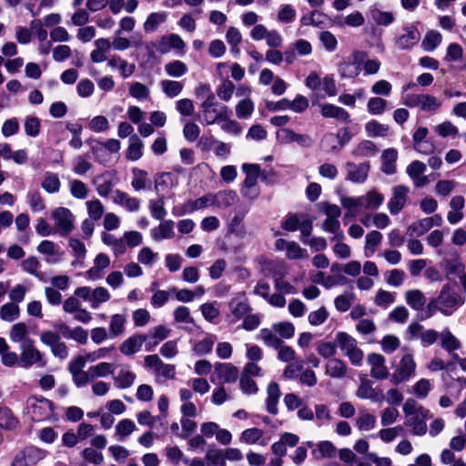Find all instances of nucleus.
Listing matches in <instances>:
<instances>
[{
  "instance_id": "obj_55",
  "label": "nucleus",
  "mask_w": 466,
  "mask_h": 466,
  "mask_svg": "<svg viewBox=\"0 0 466 466\" xmlns=\"http://www.w3.org/2000/svg\"><path fill=\"white\" fill-rule=\"evenodd\" d=\"M356 396L361 400H376V390L370 380L363 379L356 391Z\"/></svg>"
},
{
  "instance_id": "obj_8",
  "label": "nucleus",
  "mask_w": 466,
  "mask_h": 466,
  "mask_svg": "<svg viewBox=\"0 0 466 466\" xmlns=\"http://www.w3.org/2000/svg\"><path fill=\"white\" fill-rule=\"evenodd\" d=\"M370 169V166L369 162H363L360 164H356L353 162L346 163V170H347V179L356 183L362 184L366 181Z\"/></svg>"
},
{
  "instance_id": "obj_13",
  "label": "nucleus",
  "mask_w": 466,
  "mask_h": 466,
  "mask_svg": "<svg viewBox=\"0 0 466 466\" xmlns=\"http://www.w3.org/2000/svg\"><path fill=\"white\" fill-rule=\"evenodd\" d=\"M110 258L105 253H99L94 259V265L86 272V276L91 280L102 279L104 271L110 266Z\"/></svg>"
},
{
  "instance_id": "obj_19",
  "label": "nucleus",
  "mask_w": 466,
  "mask_h": 466,
  "mask_svg": "<svg viewBox=\"0 0 466 466\" xmlns=\"http://www.w3.org/2000/svg\"><path fill=\"white\" fill-rule=\"evenodd\" d=\"M229 309L231 315L238 320L246 317L247 314L250 312L251 308L246 298L243 296H238L230 300Z\"/></svg>"
},
{
  "instance_id": "obj_54",
  "label": "nucleus",
  "mask_w": 466,
  "mask_h": 466,
  "mask_svg": "<svg viewBox=\"0 0 466 466\" xmlns=\"http://www.w3.org/2000/svg\"><path fill=\"white\" fill-rule=\"evenodd\" d=\"M371 19L379 25H389L394 21V15L390 12L382 11L379 8H372L370 11Z\"/></svg>"
},
{
  "instance_id": "obj_47",
  "label": "nucleus",
  "mask_w": 466,
  "mask_h": 466,
  "mask_svg": "<svg viewBox=\"0 0 466 466\" xmlns=\"http://www.w3.org/2000/svg\"><path fill=\"white\" fill-rule=\"evenodd\" d=\"M28 336V328L25 323L19 322L12 326L9 338L13 342L23 344L25 340H31Z\"/></svg>"
},
{
  "instance_id": "obj_10",
  "label": "nucleus",
  "mask_w": 466,
  "mask_h": 466,
  "mask_svg": "<svg viewBox=\"0 0 466 466\" xmlns=\"http://www.w3.org/2000/svg\"><path fill=\"white\" fill-rule=\"evenodd\" d=\"M420 40V33L416 26L404 28V33L396 38L395 44L400 50L410 49Z\"/></svg>"
},
{
  "instance_id": "obj_31",
  "label": "nucleus",
  "mask_w": 466,
  "mask_h": 466,
  "mask_svg": "<svg viewBox=\"0 0 466 466\" xmlns=\"http://www.w3.org/2000/svg\"><path fill=\"white\" fill-rule=\"evenodd\" d=\"M60 332L64 335V337L70 338L81 344H86L87 342L88 332L82 327L70 329L66 326H60Z\"/></svg>"
},
{
  "instance_id": "obj_9",
  "label": "nucleus",
  "mask_w": 466,
  "mask_h": 466,
  "mask_svg": "<svg viewBox=\"0 0 466 466\" xmlns=\"http://www.w3.org/2000/svg\"><path fill=\"white\" fill-rule=\"evenodd\" d=\"M368 364L370 366V376L377 380H384L389 377V370L386 366V359L379 353H371L367 358Z\"/></svg>"
},
{
  "instance_id": "obj_57",
  "label": "nucleus",
  "mask_w": 466,
  "mask_h": 466,
  "mask_svg": "<svg viewBox=\"0 0 466 466\" xmlns=\"http://www.w3.org/2000/svg\"><path fill=\"white\" fill-rule=\"evenodd\" d=\"M434 132L441 137H456L459 128L451 121H444L433 127Z\"/></svg>"
},
{
  "instance_id": "obj_52",
  "label": "nucleus",
  "mask_w": 466,
  "mask_h": 466,
  "mask_svg": "<svg viewBox=\"0 0 466 466\" xmlns=\"http://www.w3.org/2000/svg\"><path fill=\"white\" fill-rule=\"evenodd\" d=\"M150 214L153 218L165 220L164 218L167 212L165 208V197L161 196L157 200H151L148 205Z\"/></svg>"
},
{
  "instance_id": "obj_17",
  "label": "nucleus",
  "mask_w": 466,
  "mask_h": 466,
  "mask_svg": "<svg viewBox=\"0 0 466 466\" xmlns=\"http://www.w3.org/2000/svg\"><path fill=\"white\" fill-rule=\"evenodd\" d=\"M320 113L326 118H335L342 123H349L350 116L344 108L335 106L333 104L320 105Z\"/></svg>"
},
{
  "instance_id": "obj_48",
  "label": "nucleus",
  "mask_w": 466,
  "mask_h": 466,
  "mask_svg": "<svg viewBox=\"0 0 466 466\" xmlns=\"http://www.w3.org/2000/svg\"><path fill=\"white\" fill-rule=\"evenodd\" d=\"M242 170L246 174V178L243 181L244 185H258V179L260 173V167L258 165L245 163L242 165Z\"/></svg>"
},
{
  "instance_id": "obj_4",
  "label": "nucleus",
  "mask_w": 466,
  "mask_h": 466,
  "mask_svg": "<svg viewBox=\"0 0 466 466\" xmlns=\"http://www.w3.org/2000/svg\"><path fill=\"white\" fill-rule=\"evenodd\" d=\"M97 194L102 198L113 195L114 187L119 183V177L115 170H107L96 176L92 180Z\"/></svg>"
},
{
  "instance_id": "obj_36",
  "label": "nucleus",
  "mask_w": 466,
  "mask_h": 466,
  "mask_svg": "<svg viewBox=\"0 0 466 466\" xmlns=\"http://www.w3.org/2000/svg\"><path fill=\"white\" fill-rule=\"evenodd\" d=\"M360 198H362L363 208L366 209H378L384 201L383 195L374 189L370 190L366 195L361 196Z\"/></svg>"
},
{
  "instance_id": "obj_62",
  "label": "nucleus",
  "mask_w": 466,
  "mask_h": 466,
  "mask_svg": "<svg viewBox=\"0 0 466 466\" xmlns=\"http://www.w3.org/2000/svg\"><path fill=\"white\" fill-rule=\"evenodd\" d=\"M431 228L430 221L424 218L419 221L412 223L407 229V233L410 237H420Z\"/></svg>"
},
{
  "instance_id": "obj_60",
  "label": "nucleus",
  "mask_w": 466,
  "mask_h": 466,
  "mask_svg": "<svg viewBox=\"0 0 466 466\" xmlns=\"http://www.w3.org/2000/svg\"><path fill=\"white\" fill-rule=\"evenodd\" d=\"M86 206L90 219L97 221L102 218L105 208L99 199L88 200L86 202Z\"/></svg>"
},
{
  "instance_id": "obj_42",
  "label": "nucleus",
  "mask_w": 466,
  "mask_h": 466,
  "mask_svg": "<svg viewBox=\"0 0 466 466\" xmlns=\"http://www.w3.org/2000/svg\"><path fill=\"white\" fill-rule=\"evenodd\" d=\"M20 316V309L17 304L7 302L0 308V318L6 322H13Z\"/></svg>"
},
{
  "instance_id": "obj_27",
  "label": "nucleus",
  "mask_w": 466,
  "mask_h": 466,
  "mask_svg": "<svg viewBox=\"0 0 466 466\" xmlns=\"http://www.w3.org/2000/svg\"><path fill=\"white\" fill-rule=\"evenodd\" d=\"M264 432L258 428H249L242 431L239 441L247 444L267 445L268 441L264 439Z\"/></svg>"
},
{
  "instance_id": "obj_24",
  "label": "nucleus",
  "mask_w": 466,
  "mask_h": 466,
  "mask_svg": "<svg viewBox=\"0 0 466 466\" xmlns=\"http://www.w3.org/2000/svg\"><path fill=\"white\" fill-rule=\"evenodd\" d=\"M281 392L279 385L271 381L267 388V410L271 414L278 413V403L280 398Z\"/></svg>"
},
{
  "instance_id": "obj_23",
  "label": "nucleus",
  "mask_w": 466,
  "mask_h": 466,
  "mask_svg": "<svg viewBox=\"0 0 466 466\" xmlns=\"http://www.w3.org/2000/svg\"><path fill=\"white\" fill-rule=\"evenodd\" d=\"M398 151L394 148L385 149L381 155V170L387 175H393L397 170Z\"/></svg>"
},
{
  "instance_id": "obj_32",
  "label": "nucleus",
  "mask_w": 466,
  "mask_h": 466,
  "mask_svg": "<svg viewBox=\"0 0 466 466\" xmlns=\"http://www.w3.org/2000/svg\"><path fill=\"white\" fill-rule=\"evenodd\" d=\"M376 417L367 411L361 410L356 418V427L360 431H369L375 428Z\"/></svg>"
},
{
  "instance_id": "obj_18",
  "label": "nucleus",
  "mask_w": 466,
  "mask_h": 466,
  "mask_svg": "<svg viewBox=\"0 0 466 466\" xmlns=\"http://www.w3.org/2000/svg\"><path fill=\"white\" fill-rule=\"evenodd\" d=\"M430 414H424L420 415L418 414L410 416L408 418H405L404 424L407 427H410L411 429V432L414 435L417 436H423L427 432V423L426 420L429 418Z\"/></svg>"
},
{
  "instance_id": "obj_44",
  "label": "nucleus",
  "mask_w": 466,
  "mask_h": 466,
  "mask_svg": "<svg viewBox=\"0 0 466 466\" xmlns=\"http://www.w3.org/2000/svg\"><path fill=\"white\" fill-rule=\"evenodd\" d=\"M403 413L405 415V418H408L410 416L418 415L420 416L424 414H430V410L426 408H424L422 405L419 404L417 400L414 399L409 398L406 400L405 403L402 407Z\"/></svg>"
},
{
  "instance_id": "obj_46",
  "label": "nucleus",
  "mask_w": 466,
  "mask_h": 466,
  "mask_svg": "<svg viewBox=\"0 0 466 466\" xmlns=\"http://www.w3.org/2000/svg\"><path fill=\"white\" fill-rule=\"evenodd\" d=\"M160 86L165 95L170 98L177 96L184 88L182 82L169 79L162 80Z\"/></svg>"
},
{
  "instance_id": "obj_5",
  "label": "nucleus",
  "mask_w": 466,
  "mask_h": 466,
  "mask_svg": "<svg viewBox=\"0 0 466 466\" xmlns=\"http://www.w3.org/2000/svg\"><path fill=\"white\" fill-rule=\"evenodd\" d=\"M437 302L440 306V312L445 316H451L461 305L463 300L461 296L455 292L451 291L448 286H444L438 297Z\"/></svg>"
},
{
  "instance_id": "obj_15",
  "label": "nucleus",
  "mask_w": 466,
  "mask_h": 466,
  "mask_svg": "<svg viewBox=\"0 0 466 466\" xmlns=\"http://www.w3.org/2000/svg\"><path fill=\"white\" fill-rule=\"evenodd\" d=\"M215 372L223 384L236 382L238 378V368L232 363H216Z\"/></svg>"
},
{
  "instance_id": "obj_26",
  "label": "nucleus",
  "mask_w": 466,
  "mask_h": 466,
  "mask_svg": "<svg viewBox=\"0 0 466 466\" xmlns=\"http://www.w3.org/2000/svg\"><path fill=\"white\" fill-rule=\"evenodd\" d=\"M342 208L346 210L345 218H355L359 210L363 208L364 203L360 197L342 196L339 199Z\"/></svg>"
},
{
  "instance_id": "obj_63",
  "label": "nucleus",
  "mask_w": 466,
  "mask_h": 466,
  "mask_svg": "<svg viewBox=\"0 0 466 466\" xmlns=\"http://www.w3.org/2000/svg\"><path fill=\"white\" fill-rule=\"evenodd\" d=\"M441 106V102L435 97L434 96L424 94L421 105H420V110L428 113H436Z\"/></svg>"
},
{
  "instance_id": "obj_56",
  "label": "nucleus",
  "mask_w": 466,
  "mask_h": 466,
  "mask_svg": "<svg viewBox=\"0 0 466 466\" xmlns=\"http://www.w3.org/2000/svg\"><path fill=\"white\" fill-rule=\"evenodd\" d=\"M365 131L369 137H386L389 132V126L371 120L365 124Z\"/></svg>"
},
{
  "instance_id": "obj_39",
  "label": "nucleus",
  "mask_w": 466,
  "mask_h": 466,
  "mask_svg": "<svg viewBox=\"0 0 466 466\" xmlns=\"http://www.w3.org/2000/svg\"><path fill=\"white\" fill-rule=\"evenodd\" d=\"M321 229L325 232L333 234V238L344 239L345 236L340 228V222L338 218H329L326 217L321 224Z\"/></svg>"
},
{
  "instance_id": "obj_25",
  "label": "nucleus",
  "mask_w": 466,
  "mask_h": 466,
  "mask_svg": "<svg viewBox=\"0 0 466 466\" xmlns=\"http://www.w3.org/2000/svg\"><path fill=\"white\" fill-rule=\"evenodd\" d=\"M383 238L382 234L378 230H371L365 236L364 256L372 257L378 249Z\"/></svg>"
},
{
  "instance_id": "obj_61",
  "label": "nucleus",
  "mask_w": 466,
  "mask_h": 466,
  "mask_svg": "<svg viewBox=\"0 0 466 466\" xmlns=\"http://www.w3.org/2000/svg\"><path fill=\"white\" fill-rule=\"evenodd\" d=\"M376 152L375 144L370 140H364L352 150V156L358 157H370L374 156Z\"/></svg>"
},
{
  "instance_id": "obj_43",
  "label": "nucleus",
  "mask_w": 466,
  "mask_h": 466,
  "mask_svg": "<svg viewBox=\"0 0 466 466\" xmlns=\"http://www.w3.org/2000/svg\"><path fill=\"white\" fill-rule=\"evenodd\" d=\"M111 298L110 292L104 287H97L92 289L90 306L96 309L102 303L107 302Z\"/></svg>"
},
{
  "instance_id": "obj_33",
  "label": "nucleus",
  "mask_w": 466,
  "mask_h": 466,
  "mask_svg": "<svg viewBox=\"0 0 466 466\" xmlns=\"http://www.w3.org/2000/svg\"><path fill=\"white\" fill-rule=\"evenodd\" d=\"M143 147L144 143L137 135L131 136L127 150V157L132 161L138 160L143 155Z\"/></svg>"
},
{
  "instance_id": "obj_50",
  "label": "nucleus",
  "mask_w": 466,
  "mask_h": 466,
  "mask_svg": "<svg viewBox=\"0 0 466 466\" xmlns=\"http://www.w3.org/2000/svg\"><path fill=\"white\" fill-rule=\"evenodd\" d=\"M128 94L139 100H147L150 97V89L140 82H132L128 87Z\"/></svg>"
},
{
  "instance_id": "obj_38",
  "label": "nucleus",
  "mask_w": 466,
  "mask_h": 466,
  "mask_svg": "<svg viewBox=\"0 0 466 466\" xmlns=\"http://www.w3.org/2000/svg\"><path fill=\"white\" fill-rule=\"evenodd\" d=\"M91 378L96 380L97 378H104L112 375L116 370V365L110 362H99L96 365L90 366Z\"/></svg>"
},
{
  "instance_id": "obj_49",
  "label": "nucleus",
  "mask_w": 466,
  "mask_h": 466,
  "mask_svg": "<svg viewBox=\"0 0 466 466\" xmlns=\"http://www.w3.org/2000/svg\"><path fill=\"white\" fill-rule=\"evenodd\" d=\"M18 424V420L7 407H0V428L13 430Z\"/></svg>"
},
{
  "instance_id": "obj_59",
  "label": "nucleus",
  "mask_w": 466,
  "mask_h": 466,
  "mask_svg": "<svg viewBox=\"0 0 466 466\" xmlns=\"http://www.w3.org/2000/svg\"><path fill=\"white\" fill-rule=\"evenodd\" d=\"M432 390V384L428 379H420L412 386V393L419 399L424 400Z\"/></svg>"
},
{
  "instance_id": "obj_12",
  "label": "nucleus",
  "mask_w": 466,
  "mask_h": 466,
  "mask_svg": "<svg viewBox=\"0 0 466 466\" xmlns=\"http://www.w3.org/2000/svg\"><path fill=\"white\" fill-rule=\"evenodd\" d=\"M21 349V365L30 367L41 360V353L33 344L32 340H25L20 345Z\"/></svg>"
},
{
  "instance_id": "obj_29",
  "label": "nucleus",
  "mask_w": 466,
  "mask_h": 466,
  "mask_svg": "<svg viewBox=\"0 0 466 466\" xmlns=\"http://www.w3.org/2000/svg\"><path fill=\"white\" fill-rule=\"evenodd\" d=\"M282 139L286 143L296 142L299 146L309 147L312 145V138L309 135H302L294 132L292 129L284 128L281 130Z\"/></svg>"
},
{
  "instance_id": "obj_58",
  "label": "nucleus",
  "mask_w": 466,
  "mask_h": 466,
  "mask_svg": "<svg viewBox=\"0 0 466 466\" xmlns=\"http://www.w3.org/2000/svg\"><path fill=\"white\" fill-rule=\"evenodd\" d=\"M254 108L255 105L251 98L245 97L236 105V116L238 118H248L252 115Z\"/></svg>"
},
{
  "instance_id": "obj_37",
  "label": "nucleus",
  "mask_w": 466,
  "mask_h": 466,
  "mask_svg": "<svg viewBox=\"0 0 466 466\" xmlns=\"http://www.w3.org/2000/svg\"><path fill=\"white\" fill-rule=\"evenodd\" d=\"M75 216L66 208H60V233L68 234L75 228Z\"/></svg>"
},
{
  "instance_id": "obj_30",
  "label": "nucleus",
  "mask_w": 466,
  "mask_h": 466,
  "mask_svg": "<svg viewBox=\"0 0 466 466\" xmlns=\"http://www.w3.org/2000/svg\"><path fill=\"white\" fill-rule=\"evenodd\" d=\"M167 18V14L164 11L151 13L143 24L145 32H155L158 26L165 23Z\"/></svg>"
},
{
  "instance_id": "obj_6",
  "label": "nucleus",
  "mask_w": 466,
  "mask_h": 466,
  "mask_svg": "<svg viewBox=\"0 0 466 466\" xmlns=\"http://www.w3.org/2000/svg\"><path fill=\"white\" fill-rule=\"evenodd\" d=\"M27 413L33 420H45L53 414L52 403L45 398H31L27 400Z\"/></svg>"
},
{
  "instance_id": "obj_2",
  "label": "nucleus",
  "mask_w": 466,
  "mask_h": 466,
  "mask_svg": "<svg viewBox=\"0 0 466 466\" xmlns=\"http://www.w3.org/2000/svg\"><path fill=\"white\" fill-rule=\"evenodd\" d=\"M416 370L417 363L414 355L410 351H405L390 377V381L393 385L407 382L416 375Z\"/></svg>"
},
{
  "instance_id": "obj_34",
  "label": "nucleus",
  "mask_w": 466,
  "mask_h": 466,
  "mask_svg": "<svg viewBox=\"0 0 466 466\" xmlns=\"http://www.w3.org/2000/svg\"><path fill=\"white\" fill-rule=\"evenodd\" d=\"M126 322L127 318L125 315L114 314L109 323V337L113 339L122 335L125 331Z\"/></svg>"
},
{
  "instance_id": "obj_7",
  "label": "nucleus",
  "mask_w": 466,
  "mask_h": 466,
  "mask_svg": "<svg viewBox=\"0 0 466 466\" xmlns=\"http://www.w3.org/2000/svg\"><path fill=\"white\" fill-rule=\"evenodd\" d=\"M392 196L388 202V208L392 215H396L405 207L410 189L407 186L398 185L392 187Z\"/></svg>"
},
{
  "instance_id": "obj_40",
  "label": "nucleus",
  "mask_w": 466,
  "mask_h": 466,
  "mask_svg": "<svg viewBox=\"0 0 466 466\" xmlns=\"http://www.w3.org/2000/svg\"><path fill=\"white\" fill-rule=\"evenodd\" d=\"M442 41V35L436 30H431L426 33L421 46L427 52H432Z\"/></svg>"
},
{
  "instance_id": "obj_35",
  "label": "nucleus",
  "mask_w": 466,
  "mask_h": 466,
  "mask_svg": "<svg viewBox=\"0 0 466 466\" xmlns=\"http://www.w3.org/2000/svg\"><path fill=\"white\" fill-rule=\"evenodd\" d=\"M217 340V337L213 334H207L204 339L198 341L194 347L193 351L198 356H203L211 352L212 348Z\"/></svg>"
},
{
  "instance_id": "obj_16",
  "label": "nucleus",
  "mask_w": 466,
  "mask_h": 466,
  "mask_svg": "<svg viewBox=\"0 0 466 466\" xmlns=\"http://www.w3.org/2000/svg\"><path fill=\"white\" fill-rule=\"evenodd\" d=\"M348 370L346 362L337 358H331L325 365V374L332 379L345 378Z\"/></svg>"
},
{
  "instance_id": "obj_11",
  "label": "nucleus",
  "mask_w": 466,
  "mask_h": 466,
  "mask_svg": "<svg viewBox=\"0 0 466 466\" xmlns=\"http://www.w3.org/2000/svg\"><path fill=\"white\" fill-rule=\"evenodd\" d=\"M112 201L128 212H137L140 208V200L129 196L127 193L116 189L113 192Z\"/></svg>"
},
{
  "instance_id": "obj_51",
  "label": "nucleus",
  "mask_w": 466,
  "mask_h": 466,
  "mask_svg": "<svg viewBox=\"0 0 466 466\" xmlns=\"http://www.w3.org/2000/svg\"><path fill=\"white\" fill-rule=\"evenodd\" d=\"M259 333L263 343L268 347L278 349L282 344L272 326L270 329H262Z\"/></svg>"
},
{
  "instance_id": "obj_45",
  "label": "nucleus",
  "mask_w": 466,
  "mask_h": 466,
  "mask_svg": "<svg viewBox=\"0 0 466 466\" xmlns=\"http://www.w3.org/2000/svg\"><path fill=\"white\" fill-rule=\"evenodd\" d=\"M165 71L170 77L179 78L185 76L188 69L184 62L173 60L165 65Z\"/></svg>"
},
{
  "instance_id": "obj_41",
  "label": "nucleus",
  "mask_w": 466,
  "mask_h": 466,
  "mask_svg": "<svg viewBox=\"0 0 466 466\" xmlns=\"http://www.w3.org/2000/svg\"><path fill=\"white\" fill-rule=\"evenodd\" d=\"M441 346L448 352L459 350L461 346L460 340L449 330L440 333Z\"/></svg>"
},
{
  "instance_id": "obj_53",
  "label": "nucleus",
  "mask_w": 466,
  "mask_h": 466,
  "mask_svg": "<svg viewBox=\"0 0 466 466\" xmlns=\"http://www.w3.org/2000/svg\"><path fill=\"white\" fill-rule=\"evenodd\" d=\"M227 106H222L220 109L213 108L203 111V118L207 125H213L214 123L221 120H227Z\"/></svg>"
},
{
  "instance_id": "obj_21",
  "label": "nucleus",
  "mask_w": 466,
  "mask_h": 466,
  "mask_svg": "<svg viewBox=\"0 0 466 466\" xmlns=\"http://www.w3.org/2000/svg\"><path fill=\"white\" fill-rule=\"evenodd\" d=\"M406 303L414 310H422L427 299L425 294L417 289H409L404 293Z\"/></svg>"
},
{
  "instance_id": "obj_1",
  "label": "nucleus",
  "mask_w": 466,
  "mask_h": 466,
  "mask_svg": "<svg viewBox=\"0 0 466 466\" xmlns=\"http://www.w3.org/2000/svg\"><path fill=\"white\" fill-rule=\"evenodd\" d=\"M335 340L343 355L349 359L353 366L360 367L362 365L364 353L358 347L356 339L346 332L339 331L335 335Z\"/></svg>"
},
{
  "instance_id": "obj_28",
  "label": "nucleus",
  "mask_w": 466,
  "mask_h": 466,
  "mask_svg": "<svg viewBox=\"0 0 466 466\" xmlns=\"http://www.w3.org/2000/svg\"><path fill=\"white\" fill-rule=\"evenodd\" d=\"M238 200V195L234 190H221L214 194L215 206L219 208H227L233 206Z\"/></svg>"
},
{
  "instance_id": "obj_3",
  "label": "nucleus",
  "mask_w": 466,
  "mask_h": 466,
  "mask_svg": "<svg viewBox=\"0 0 466 466\" xmlns=\"http://www.w3.org/2000/svg\"><path fill=\"white\" fill-rule=\"evenodd\" d=\"M367 54L362 51L352 52L345 60L340 62L338 66L339 76L342 79H350L357 77L361 72V66Z\"/></svg>"
},
{
  "instance_id": "obj_20",
  "label": "nucleus",
  "mask_w": 466,
  "mask_h": 466,
  "mask_svg": "<svg viewBox=\"0 0 466 466\" xmlns=\"http://www.w3.org/2000/svg\"><path fill=\"white\" fill-rule=\"evenodd\" d=\"M147 336L144 335H134L125 339L120 347L119 350L126 356H130L139 351L143 343L146 341Z\"/></svg>"
},
{
  "instance_id": "obj_22",
  "label": "nucleus",
  "mask_w": 466,
  "mask_h": 466,
  "mask_svg": "<svg viewBox=\"0 0 466 466\" xmlns=\"http://www.w3.org/2000/svg\"><path fill=\"white\" fill-rule=\"evenodd\" d=\"M136 378H137V376L130 370V367L125 365V366L121 367V369L117 372V375H116L113 378V380L117 388L127 389V388H130L134 384Z\"/></svg>"
},
{
  "instance_id": "obj_64",
  "label": "nucleus",
  "mask_w": 466,
  "mask_h": 466,
  "mask_svg": "<svg viewBox=\"0 0 466 466\" xmlns=\"http://www.w3.org/2000/svg\"><path fill=\"white\" fill-rule=\"evenodd\" d=\"M205 459L208 466H226L223 450L209 449L205 455Z\"/></svg>"
},
{
  "instance_id": "obj_14",
  "label": "nucleus",
  "mask_w": 466,
  "mask_h": 466,
  "mask_svg": "<svg viewBox=\"0 0 466 466\" xmlns=\"http://www.w3.org/2000/svg\"><path fill=\"white\" fill-rule=\"evenodd\" d=\"M175 223L171 219L161 220L160 224L150 230L151 238L158 242L175 237Z\"/></svg>"
}]
</instances>
